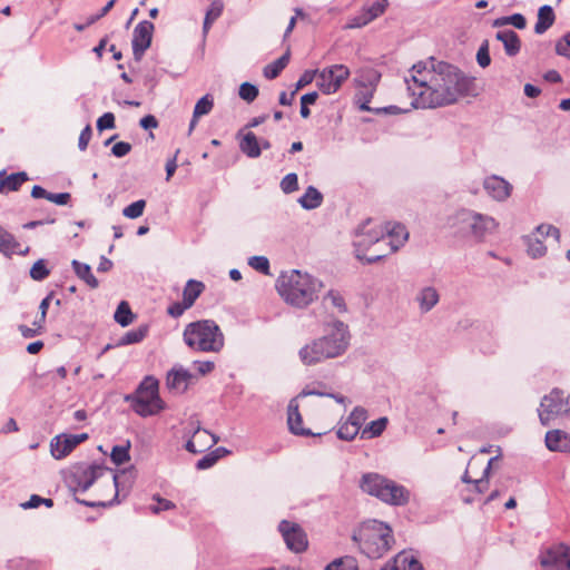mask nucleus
I'll return each instance as SVG.
<instances>
[{"instance_id": "f257e3e1", "label": "nucleus", "mask_w": 570, "mask_h": 570, "mask_svg": "<svg viewBox=\"0 0 570 570\" xmlns=\"http://www.w3.org/2000/svg\"><path fill=\"white\" fill-rule=\"evenodd\" d=\"M411 79L404 78L413 108H438L458 101L471 92L474 79L456 66L431 57L413 65Z\"/></svg>"}, {"instance_id": "f03ea898", "label": "nucleus", "mask_w": 570, "mask_h": 570, "mask_svg": "<svg viewBox=\"0 0 570 570\" xmlns=\"http://www.w3.org/2000/svg\"><path fill=\"white\" fill-rule=\"evenodd\" d=\"M348 344V326L342 321H335L328 325L324 336L305 344L298 351V356L304 365L311 366L341 356Z\"/></svg>"}, {"instance_id": "7ed1b4c3", "label": "nucleus", "mask_w": 570, "mask_h": 570, "mask_svg": "<svg viewBox=\"0 0 570 570\" xmlns=\"http://www.w3.org/2000/svg\"><path fill=\"white\" fill-rule=\"evenodd\" d=\"M323 283L298 269L282 273L276 281L279 296L291 306L305 308L318 298Z\"/></svg>"}, {"instance_id": "20e7f679", "label": "nucleus", "mask_w": 570, "mask_h": 570, "mask_svg": "<svg viewBox=\"0 0 570 570\" xmlns=\"http://www.w3.org/2000/svg\"><path fill=\"white\" fill-rule=\"evenodd\" d=\"M184 343L195 352L219 353L225 336L214 320H199L187 324L183 332Z\"/></svg>"}, {"instance_id": "39448f33", "label": "nucleus", "mask_w": 570, "mask_h": 570, "mask_svg": "<svg viewBox=\"0 0 570 570\" xmlns=\"http://www.w3.org/2000/svg\"><path fill=\"white\" fill-rule=\"evenodd\" d=\"M360 488L363 492L390 505H405L410 500L409 490L379 473H365Z\"/></svg>"}, {"instance_id": "423d86ee", "label": "nucleus", "mask_w": 570, "mask_h": 570, "mask_svg": "<svg viewBox=\"0 0 570 570\" xmlns=\"http://www.w3.org/2000/svg\"><path fill=\"white\" fill-rule=\"evenodd\" d=\"M372 225L373 220L371 218L363 222L355 229V238L353 242L356 258L366 264L380 262L387 255V253H384L382 249L376 250L372 255H366V250H368L371 246H383L385 244V230L383 226Z\"/></svg>"}, {"instance_id": "0eeeda50", "label": "nucleus", "mask_w": 570, "mask_h": 570, "mask_svg": "<svg viewBox=\"0 0 570 570\" xmlns=\"http://www.w3.org/2000/svg\"><path fill=\"white\" fill-rule=\"evenodd\" d=\"M455 220L462 232H465L478 242L483 240L498 228V223L493 217L471 209L459 210L455 215Z\"/></svg>"}, {"instance_id": "6e6552de", "label": "nucleus", "mask_w": 570, "mask_h": 570, "mask_svg": "<svg viewBox=\"0 0 570 570\" xmlns=\"http://www.w3.org/2000/svg\"><path fill=\"white\" fill-rule=\"evenodd\" d=\"M106 472L99 464L77 463L65 476L66 484L73 493L86 492Z\"/></svg>"}, {"instance_id": "1a4fd4ad", "label": "nucleus", "mask_w": 570, "mask_h": 570, "mask_svg": "<svg viewBox=\"0 0 570 570\" xmlns=\"http://www.w3.org/2000/svg\"><path fill=\"white\" fill-rule=\"evenodd\" d=\"M570 413V395L554 389L540 403L539 419L542 425H549L557 416Z\"/></svg>"}, {"instance_id": "9d476101", "label": "nucleus", "mask_w": 570, "mask_h": 570, "mask_svg": "<svg viewBox=\"0 0 570 570\" xmlns=\"http://www.w3.org/2000/svg\"><path fill=\"white\" fill-rule=\"evenodd\" d=\"M351 72L345 65H333L317 70L316 86L324 95L335 94Z\"/></svg>"}, {"instance_id": "9b49d317", "label": "nucleus", "mask_w": 570, "mask_h": 570, "mask_svg": "<svg viewBox=\"0 0 570 570\" xmlns=\"http://www.w3.org/2000/svg\"><path fill=\"white\" fill-rule=\"evenodd\" d=\"M540 564L544 570H570V548L559 543L542 549Z\"/></svg>"}, {"instance_id": "f8f14e48", "label": "nucleus", "mask_w": 570, "mask_h": 570, "mask_svg": "<svg viewBox=\"0 0 570 570\" xmlns=\"http://www.w3.org/2000/svg\"><path fill=\"white\" fill-rule=\"evenodd\" d=\"M125 401L130 402L132 410L142 417L156 415L165 409V403L159 395L150 396L135 392L126 395Z\"/></svg>"}, {"instance_id": "ddd939ff", "label": "nucleus", "mask_w": 570, "mask_h": 570, "mask_svg": "<svg viewBox=\"0 0 570 570\" xmlns=\"http://www.w3.org/2000/svg\"><path fill=\"white\" fill-rule=\"evenodd\" d=\"M394 537H352L360 551L368 559L382 558L391 548Z\"/></svg>"}, {"instance_id": "4468645a", "label": "nucleus", "mask_w": 570, "mask_h": 570, "mask_svg": "<svg viewBox=\"0 0 570 570\" xmlns=\"http://www.w3.org/2000/svg\"><path fill=\"white\" fill-rule=\"evenodd\" d=\"M184 436L188 438L185 444L186 451L194 454L203 452L206 446H213L219 441L217 435L209 433L207 430H202L198 422L196 426L186 430Z\"/></svg>"}, {"instance_id": "2eb2a0df", "label": "nucleus", "mask_w": 570, "mask_h": 570, "mask_svg": "<svg viewBox=\"0 0 570 570\" xmlns=\"http://www.w3.org/2000/svg\"><path fill=\"white\" fill-rule=\"evenodd\" d=\"M154 23L147 20L140 21L132 32V53L136 61H140L146 50L151 45Z\"/></svg>"}, {"instance_id": "dca6fc26", "label": "nucleus", "mask_w": 570, "mask_h": 570, "mask_svg": "<svg viewBox=\"0 0 570 570\" xmlns=\"http://www.w3.org/2000/svg\"><path fill=\"white\" fill-rule=\"evenodd\" d=\"M88 439L87 433L61 434L55 436L50 442V452L57 460L66 458L78 444Z\"/></svg>"}, {"instance_id": "f3484780", "label": "nucleus", "mask_w": 570, "mask_h": 570, "mask_svg": "<svg viewBox=\"0 0 570 570\" xmlns=\"http://www.w3.org/2000/svg\"><path fill=\"white\" fill-rule=\"evenodd\" d=\"M483 188L487 194L497 202H504L512 191V185L504 178L492 175L483 180Z\"/></svg>"}, {"instance_id": "a211bd4d", "label": "nucleus", "mask_w": 570, "mask_h": 570, "mask_svg": "<svg viewBox=\"0 0 570 570\" xmlns=\"http://www.w3.org/2000/svg\"><path fill=\"white\" fill-rule=\"evenodd\" d=\"M385 230V244L390 247L389 253L396 252L409 238L406 228L401 224L386 223L383 226Z\"/></svg>"}, {"instance_id": "6ab92c4d", "label": "nucleus", "mask_w": 570, "mask_h": 570, "mask_svg": "<svg viewBox=\"0 0 570 570\" xmlns=\"http://www.w3.org/2000/svg\"><path fill=\"white\" fill-rule=\"evenodd\" d=\"M302 423L303 419L298 410L297 399H292L287 406V424L289 431L293 434L301 436L322 435L321 433L314 434L309 429H304Z\"/></svg>"}, {"instance_id": "aec40b11", "label": "nucleus", "mask_w": 570, "mask_h": 570, "mask_svg": "<svg viewBox=\"0 0 570 570\" xmlns=\"http://www.w3.org/2000/svg\"><path fill=\"white\" fill-rule=\"evenodd\" d=\"M193 379L194 375L188 370L175 366L168 372L166 384L169 390L184 393Z\"/></svg>"}, {"instance_id": "412c9836", "label": "nucleus", "mask_w": 570, "mask_h": 570, "mask_svg": "<svg viewBox=\"0 0 570 570\" xmlns=\"http://www.w3.org/2000/svg\"><path fill=\"white\" fill-rule=\"evenodd\" d=\"M29 252V247L24 249H20V244L16 239V237L0 226V253H2L7 257H11L13 254L27 255Z\"/></svg>"}, {"instance_id": "4be33fe9", "label": "nucleus", "mask_w": 570, "mask_h": 570, "mask_svg": "<svg viewBox=\"0 0 570 570\" xmlns=\"http://www.w3.org/2000/svg\"><path fill=\"white\" fill-rule=\"evenodd\" d=\"M382 570H424L421 562L411 551H402L395 558L392 566H385Z\"/></svg>"}, {"instance_id": "5701e85b", "label": "nucleus", "mask_w": 570, "mask_h": 570, "mask_svg": "<svg viewBox=\"0 0 570 570\" xmlns=\"http://www.w3.org/2000/svg\"><path fill=\"white\" fill-rule=\"evenodd\" d=\"M546 445L550 451L570 452V434L552 430L546 434Z\"/></svg>"}, {"instance_id": "b1692460", "label": "nucleus", "mask_w": 570, "mask_h": 570, "mask_svg": "<svg viewBox=\"0 0 570 570\" xmlns=\"http://www.w3.org/2000/svg\"><path fill=\"white\" fill-rule=\"evenodd\" d=\"M381 80V73L372 67H364L356 71L353 79L355 87L377 88Z\"/></svg>"}, {"instance_id": "393cba45", "label": "nucleus", "mask_w": 570, "mask_h": 570, "mask_svg": "<svg viewBox=\"0 0 570 570\" xmlns=\"http://www.w3.org/2000/svg\"><path fill=\"white\" fill-rule=\"evenodd\" d=\"M495 38L503 43L504 51L509 57H514L520 52L521 40L513 30H501L497 32Z\"/></svg>"}, {"instance_id": "a878e982", "label": "nucleus", "mask_w": 570, "mask_h": 570, "mask_svg": "<svg viewBox=\"0 0 570 570\" xmlns=\"http://www.w3.org/2000/svg\"><path fill=\"white\" fill-rule=\"evenodd\" d=\"M440 301L439 292L433 286H425L416 295L421 313L430 312Z\"/></svg>"}, {"instance_id": "bb28decb", "label": "nucleus", "mask_w": 570, "mask_h": 570, "mask_svg": "<svg viewBox=\"0 0 570 570\" xmlns=\"http://www.w3.org/2000/svg\"><path fill=\"white\" fill-rule=\"evenodd\" d=\"M554 20L556 14L551 6L544 4L540 7L538 10V20L534 26V32L537 35L544 33L554 23Z\"/></svg>"}, {"instance_id": "cd10ccee", "label": "nucleus", "mask_w": 570, "mask_h": 570, "mask_svg": "<svg viewBox=\"0 0 570 570\" xmlns=\"http://www.w3.org/2000/svg\"><path fill=\"white\" fill-rule=\"evenodd\" d=\"M239 149L249 158H257L262 154L259 141L256 135L252 131L246 132L242 137L239 141Z\"/></svg>"}, {"instance_id": "c85d7f7f", "label": "nucleus", "mask_w": 570, "mask_h": 570, "mask_svg": "<svg viewBox=\"0 0 570 570\" xmlns=\"http://www.w3.org/2000/svg\"><path fill=\"white\" fill-rule=\"evenodd\" d=\"M323 195L314 186H308L298 199L299 205L307 210L315 209L322 205Z\"/></svg>"}, {"instance_id": "c756f323", "label": "nucleus", "mask_w": 570, "mask_h": 570, "mask_svg": "<svg viewBox=\"0 0 570 570\" xmlns=\"http://www.w3.org/2000/svg\"><path fill=\"white\" fill-rule=\"evenodd\" d=\"M71 265L75 274L80 279H82L90 288H97L99 286V282L92 274L91 267L88 264L73 259Z\"/></svg>"}, {"instance_id": "7c9ffc66", "label": "nucleus", "mask_w": 570, "mask_h": 570, "mask_svg": "<svg viewBox=\"0 0 570 570\" xmlns=\"http://www.w3.org/2000/svg\"><path fill=\"white\" fill-rule=\"evenodd\" d=\"M204 289V283L196 279H189L183 291V301L186 302L187 306L191 307Z\"/></svg>"}, {"instance_id": "2f4dec72", "label": "nucleus", "mask_w": 570, "mask_h": 570, "mask_svg": "<svg viewBox=\"0 0 570 570\" xmlns=\"http://www.w3.org/2000/svg\"><path fill=\"white\" fill-rule=\"evenodd\" d=\"M148 330V325L142 324L137 328L128 331L118 340L116 346H126L141 342L147 336Z\"/></svg>"}, {"instance_id": "473e14b6", "label": "nucleus", "mask_w": 570, "mask_h": 570, "mask_svg": "<svg viewBox=\"0 0 570 570\" xmlns=\"http://www.w3.org/2000/svg\"><path fill=\"white\" fill-rule=\"evenodd\" d=\"M360 531L363 534H390L392 529L387 523L373 519L364 521Z\"/></svg>"}, {"instance_id": "72a5a7b5", "label": "nucleus", "mask_w": 570, "mask_h": 570, "mask_svg": "<svg viewBox=\"0 0 570 570\" xmlns=\"http://www.w3.org/2000/svg\"><path fill=\"white\" fill-rule=\"evenodd\" d=\"M289 61V51H286L278 59L268 63L264 68V76L267 79H275L282 72V70L288 65Z\"/></svg>"}, {"instance_id": "f704fd0d", "label": "nucleus", "mask_w": 570, "mask_h": 570, "mask_svg": "<svg viewBox=\"0 0 570 570\" xmlns=\"http://www.w3.org/2000/svg\"><path fill=\"white\" fill-rule=\"evenodd\" d=\"M387 417L383 416L367 424L361 433L362 439H374L380 436L387 425Z\"/></svg>"}, {"instance_id": "c9c22d12", "label": "nucleus", "mask_w": 570, "mask_h": 570, "mask_svg": "<svg viewBox=\"0 0 570 570\" xmlns=\"http://www.w3.org/2000/svg\"><path fill=\"white\" fill-rule=\"evenodd\" d=\"M323 303L327 306L330 304L337 313H346L347 306L343 295L335 289H331L323 298Z\"/></svg>"}, {"instance_id": "e433bc0d", "label": "nucleus", "mask_w": 570, "mask_h": 570, "mask_svg": "<svg viewBox=\"0 0 570 570\" xmlns=\"http://www.w3.org/2000/svg\"><path fill=\"white\" fill-rule=\"evenodd\" d=\"M223 9H224V6L220 0H214L210 3V7L207 10L205 19H204L203 32L205 35L208 32V30L210 29L214 21L220 17Z\"/></svg>"}, {"instance_id": "4c0bfd02", "label": "nucleus", "mask_w": 570, "mask_h": 570, "mask_svg": "<svg viewBox=\"0 0 570 570\" xmlns=\"http://www.w3.org/2000/svg\"><path fill=\"white\" fill-rule=\"evenodd\" d=\"M325 570H358V566L355 558L345 556L334 559L325 567Z\"/></svg>"}, {"instance_id": "58836bf2", "label": "nucleus", "mask_w": 570, "mask_h": 570, "mask_svg": "<svg viewBox=\"0 0 570 570\" xmlns=\"http://www.w3.org/2000/svg\"><path fill=\"white\" fill-rule=\"evenodd\" d=\"M357 92L355 95L356 102L360 104V109L362 111H372V108L368 106L372 98L374 97V94L376 91V88H364V87H356Z\"/></svg>"}, {"instance_id": "ea45409f", "label": "nucleus", "mask_w": 570, "mask_h": 570, "mask_svg": "<svg viewBox=\"0 0 570 570\" xmlns=\"http://www.w3.org/2000/svg\"><path fill=\"white\" fill-rule=\"evenodd\" d=\"M4 185L8 191H17L23 183L29 180V176L26 171L14 173L8 176H3Z\"/></svg>"}, {"instance_id": "a19ab883", "label": "nucleus", "mask_w": 570, "mask_h": 570, "mask_svg": "<svg viewBox=\"0 0 570 570\" xmlns=\"http://www.w3.org/2000/svg\"><path fill=\"white\" fill-rule=\"evenodd\" d=\"M115 321L122 327L128 326L134 321V314L127 302L122 301L115 313Z\"/></svg>"}, {"instance_id": "79ce46f5", "label": "nucleus", "mask_w": 570, "mask_h": 570, "mask_svg": "<svg viewBox=\"0 0 570 570\" xmlns=\"http://www.w3.org/2000/svg\"><path fill=\"white\" fill-rule=\"evenodd\" d=\"M214 107V98L207 94L203 96L195 105L194 118H200L202 116L208 115Z\"/></svg>"}, {"instance_id": "37998d69", "label": "nucleus", "mask_w": 570, "mask_h": 570, "mask_svg": "<svg viewBox=\"0 0 570 570\" xmlns=\"http://www.w3.org/2000/svg\"><path fill=\"white\" fill-rule=\"evenodd\" d=\"M136 392L139 394H148L150 396L159 395L158 380H156L154 376H146L138 385Z\"/></svg>"}, {"instance_id": "c03bdc74", "label": "nucleus", "mask_w": 570, "mask_h": 570, "mask_svg": "<svg viewBox=\"0 0 570 570\" xmlns=\"http://www.w3.org/2000/svg\"><path fill=\"white\" fill-rule=\"evenodd\" d=\"M288 550L302 553L308 548L307 537H283Z\"/></svg>"}, {"instance_id": "a18cd8bd", "label": "nucleus", "mask_w": 570, "mask_h": 570, "mask_svg": "<svg viewBox=\"0 0 570 570\" xmlns=\"http://www.w3.org/2000/svg\"><path fill=\"white\" fill-rule=\"evenodd\" d=\"M360 429L352 424L348 420L341 423L337 428V438L343 441H352L358 434Z\"/></svg>"}, {"instance_id": "49530a36", "label": "nucleus", "mask_w": 570, "mask_h": 570, "mask_svg": "<svg viewBox=\"0 0 570 570\" xmlns=\"http://www.w3.org/2000/svg\"><path fill=\"white\" fill-rule=\"evenodd\" d=\"M387 6V0H376L371 6L363 8V13L367 18V20L371 22L377 17H380Z\"/></svg>"}, {"instance_id": "de8ad7c7", "label": "nucleus", "mask_w": 570, "mask_h": 570, "mask_svg": "<svg viewBox=\"0 0 570 570\" xmlns=\"http://www.w3.org/2000/svg\"><path fill=\"white\" fill-rule=\"evenodd\" d=\"M129 442L127 443V445H115L110 454L111 461L117 465L124 464L125 462L129 461Z\"/></svg>"}, {"instance_id": "09e8293b", "label": "nucleus", "mask_w": 570, "mask_h": 570, "mask_svg": "<svg viewBox=\"0 0 570 570\" xmlns=\"http://www.w3.org/2000/svg\"><path fill=\"white\" fill-rule=\"evenodd\" d=\"M50 274V269L46 266L45 259H38L30 269V277L33 281L41 282Z\"/></svg>"}, {"instance_id": "8fccbe9b", "label": "nucleus", "mask_w": 570, "mask_h": 570, "mask_svg": "<svg viewBox=\"0 0 570 570\" xmlns=\"http://www.w3.org/2000/svg\"><path fill=\"white\" fill-rule=\"evenodd\" d=\"M146 200L139 199L122 209V215L127 218L135 219L144 214Z\"/></svg>"}, {"instance_id": "3c124183", "label": "nucleus", "mask_w": 570, "mask_h": 570, "mask_svg": "<svg viewBox=\"0 0 570 570\" xmlns=\"http://www.w3.org/2000/svg\"><path fill=\"white\" fill-rule=\"evenodd\" d=\"M528 244V253L531 257L538 258L546 254L547 247L543 245V242L539 239L538 237L527 238Z\"/></svg>"}, {"instance_id": "603ef678", "label": "nucleus", "mask_w": 570, "mask_h": 570, "mask_svg": "<svg viewBox=\"0 0 570 570\" xmlns=\"http://www.w3.org/2000/svg\"><path fill=\"white\" fill-rule=\"evenodd\" d=\"M238 95L243 100L253 102L258 96V88L250 82H243L239 86Z\"/></svg>"}, {"instance_id": "864d4df0", "label": "nucleus", "mask_w": 570, "mask_h": 570, "mask_svg": "<svg viewBox=\"0 0 570 570\" xmlns=\"http://www.w3.org/2000/svg\"><path fill=\"white\" fill-rule=\"evenodd\" d=\"M41 504H45L46 507L51 508L53 505V501H52V499H46V498H41L38 494H32L28 501L20 503V507L23 510H28V509H36V508L40 507Z\"/></svg>"}, {"instance_id": "5fc2aeb1", "label": "nucleus", "mask_w": 570, "mask_h": 570, "mask_svg": "<svg viewBox=\"0 0 570 570\" xmlns=\"http://www.w3.org/2000/svg\"><path fill=\"white\" fill-rule=\"evenodd\" d=\"M248 265L265 275L269 274V262L265 256H252L248 259Z\"/></svg>"}, {"instance_id": "6e6d98bb", "label": "nucleus", "mask_w": 570, "mask_h": 570, "mask_svg": "<svg viewBox=\"0 0 570 570\" xmlns=\"http://www.w3.org/2000/svg\"><path fill=\"white\" fill-rule=\"evenodd\" d=\"M366 419H367V411L362 406L354 407L347 417V420L352 424H354L357 429H361V426L366 421Z\"/></svg>"}, {"instance_id": "4d7b16f0", "label": "nucleus", "mask_w": 570, "mask_h": 570, "mask_svg": "<svg viewBox=\"0 0 570 570\" xmlns=\"http://www.w3.org/2000/svg\"><path fill=\"white\" fill-rule=\"evenodd\" d=\"M281 188L285 194H291L298 188V179L295 173L287 174L281 181Z\"/></svg>"}, {"instance_id": "13d9d810", "label": "nucleus", "mask_w": 570, "mask_h": 570, "mask_svg": "<svg viewBox=\"0 0 570 570\" xmlns=\"http://www.w3.org/2000/svg\"><path fill=\"white\" fill-rule=\"evenodd\" d=\"M278 531L281 534H305L301 525L295 522L283 520L278 524Z\"/></svg>"}, {"instance_id": "bf43d9fd", "label": "nucleus", "mask_w": 570, "mask_h": 570, "mask_svg": "<svg viewBox=\"0 0 570 570\" xmlns=\"http://www.w3.org/2000/svg\"><path fill=\"white\" fill-rule=\"evenodd\" d=\"M497 458H492L489 460L488 462V465L487 468L484 469L483 471V475L481 479L479 480H474L473 482V485H474V489L478 493H482L484 492V490L487 489L488 487V476H489V473H490V470H491V465H492V462L495 460Z\"/></svg>"}, {"instance_id": "052dcab7", "label": "nucleus", "mask_w": 570, "mask_h": 570, "mask_svg": "<svg viewBox=\"0 0 570 570\" xmlns=\"http://www.w3.org/2000/svg\"><path fill=\"white\" fill-rule=\"evenodd\" d=\"M476 61L480 67L485 68L491 63V58L489 53V43L485 40L479 48L476 53Z\"/></svg>"}, {"instance_id": "680f3d73", "label": "nucleus", "mask_w": 570, "mask_h": 570, "mask_svg": "<svg viewBox=\"0 0 570 570\" xmlns=\"http://www.w3.org/2000/svg\"><path fill=\"white\" fill-rule=\"evenodd\" d=\"M556 51L559 56L570 59V31L567 32L556 45Z\"/></svg>"}, {"instance_id": "e2e57ef3", "label": "nucleus", "mask_w": 570, "mask_h": 570, "mask_svg": "<svg viewBox=\"0 0 570 570\" xmlns=\"http://www.w3.org/2000/svg\"><path fill=\"white\" fill-rule=\"evenodd\" d=\"M115 128V115L112 112H105L97 120V129L104 131L106 129Z\"/></svg>"}, {"instance_id": "0e129e2a", "label": "nucleus", "mask_w": 570, "mask_h": 570, "mask_svg": "<svg viewBox=\"0 0 570 570\" xmlns=\"http://www.w3.org/2000/svg\"><path fill=\"white\" fill-rule=\"evenodd\" d=\"M53 294H48L40 303L39 309H40V322H33L35 326H38L39 330L43 328V324L46 322L47 312L49 308L50 301L52 298Z\"/></svg>"}, {"instance_id": "69168bd1", "label": "nucleus", "mask_w": 570, "mask_h": 570, "mask_svg": "<svg viewBox=\"0 0 570 570\" xmlns=\"http://www.w3.org/2000/svg\"><path fill=\"white\" fill-rule=\"evenodd\" d=\"M317 79V70H305L295 85V92Z\"/></svg>"}, {"instance_id": "338daca9", "label": "nucleus", "mask_w": 570, "mask_h": 570, "mask_svg": "<svg viewBox=\"0 0 570 570\" xmlns=\"http://www.w3.org/2000/svg\"><path fill=\"white\" fill-rule=\"evenodd\" d=\"M219 460V455L216 453H208L197 461L196 468L198 470H206L212 468Z\"/></svg>"}, {"instance_id": "774afa93", "label": "nucleus", "mask_w": 570, "mask_h": 570, "mask_svg": "<svg viewBox=\"0 0 570 570\" xmlns=\"http://www.w3.org/2000/svg\"><path fill=\"white\" fill-rule=\"evenodd\" d=\"M537 234L541 235L542 237L552 236L557 242H559L560 238V230L552 225H539L537 227Z\"/></svg>"}]
</instances>
